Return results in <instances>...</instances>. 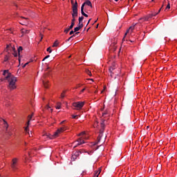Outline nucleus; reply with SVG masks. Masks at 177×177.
Instances as JSON below:
<instances>
[{"label": "nucleus", "mask_w": 177, "mask_h": 177, "mask_svg": "<svg viewBox=\"0 0 177 177\" xmlns=\"http://www.w3.org/2000/svg\"><path fill=\"white\" fill-rule=\"evenodd\" d=\"M3 75L4 77V80L8 81V88L10 91H13V89H16V82L17 79L15 77L12 73L9 72V70L3 71Z\"/></svg>", "instance_id": "f257e3e1"}, {"label": "nucleus", "mask_w": 177, "mask_h": 177, "mask_svg": "<svg viewBox=\"0 0 177 177\" xmlns=\"http://www.w3.org/2000/svg\"><path fill=\"white\" fill-rule=\"evenodd\" d=\"M72 17L73 19H75V17H78V3L75 1V4L72 6Z\"/></svg>", "instance_id": "f03ea898"}, {"label": "nucleus", "mask_w": 177, "mask_h": 177, "mask_svg": "<svg viewBox=\"0 0 177 177\" xmlns=\"http://www.w3.org/2000/svg\"><path fill=\"white\" fill-rule=\"evenodd\" d=\"M85 104V102H73L72 104V106L73 108V110H81L84 107Z\"/></svg>", "instance_id": "7ed1b4c3"}, {"label": "nucleus", "mask_w": 177, "mask_h": 177, "mask_svg": "<svg viewBox=\"0 0 177 177\" xmlns=\"http://www.w3.org/2000/svg\"><path fill=\"white\" fill-rule=\"evenodd\" d=\"M66 129H67V127H61V128L58 129L52 136H48V137L50 139H53V138H57V136L59 135V133H61V132H64V131H66Z\"/></svg>", "instance_id": "20e7f679"}, {"label": "nucleus", "mask_w": 177, "mask_h": 177, "mask_svg": "<svg viewBox=\"0 0 177 177\" xmlns=\"http://www.w3.org/2000/svg\"><path fill=\"white\" fill-rule=\"evenodd\" d=\"M142 22L139 21L137 24H133L132 26H130L129 28L127 30L126 33L124 34L122 41H125V37H127V35L129 34L130 31H131V32H132V31H133V30H135V27H136V26H138V24H140Z\"/></svg>", "instance_id": "39448f33"}, {"label": "nucleus", "mask_w": 177, "mask_h": 177, "mask_svg": "<svg viewBox=\"0 0 177 177\" xmlns=\"http://www.w3.org/2000/svg\"><path fill=\"white\" fill-rule=\"evenodd\" d=\"M17 158H15L12 159L11 168L15 170V169H17Z\"/></svg>", "instance_id": "423d86ee"}, {"label": "nucleus", "mask_w": 177, "mask_h": 177, "mask_svg": "<svg viewBox=\"0 0 177 177\" xmlns=\"http://www.w3.org/2000/svg\"><path fill=\"white\" fill-rule=\"evenodd\" d=\"M77 145L74 147V149L77 147V146H81V145H84L85 143V141L83 140L82 138H80L77 141Z\"/></svg>", "instance_id": "0eeeda50"}, {"label": "nucleus", "mask_w": 177, "mask_h": 177, "mask_svg": "<svg viewBox=\"0 0 177 177\" xmlns=\"http://www.w3.org/2000/svg\"><path fill=\"white\" fill-rule=\"evenodd\" d=\"M32 115H34V113H32L31 115H29L28 116V123H27L28 126L25 128V131L26 132H28V125H30V121H31V118H32Z\"/></svg>", "instance_id": "6e6552de"}, {"label": "nucleus", "mask_w": 177, "mask_h": 177, "mask_svg": "<svg viewBox=\"0 0 177 177\" xmlns=\"http://www.w3.org/2000/svg\"><path fill=\"white\" fill-rule=\"evenodd\" d=\"M82 153H84V150H80L78 151H76L75 153V155L72 156V158H73V160H75V158H77V157H78L80 154H82Z\"/></svg>", "instance_id": "1a4fd4ad"}, {"label": "nucleus", "mask_w": 177, "mask_h": 177, "mask_svg": "<svg viewBox=\"0 0 177 177\" xmlns=\"http://www.w3.org/2000/svg\"><path fill=\"white\" fill-rule=\"evenodd\" d=\"M21 32L22 34L21 37H23V35H24L25 34H29L30 33V30L24 29V28H22L21 30Z\"/></svg>", "instance_id": "9d476101"}, {"label": "nucleus", "mask_w": 177, "mask_h": 177, "mask_svg": "<svg viewBox=\"0 0 177 177\" xmlns=\"http://www.w3.org/2000/svg\"><path fill=\"white\" fill-rule=\"evenodd\" d=\"M21 19H24V21L23 23H21L22 26H26V24H28V18H26L24 17H21Z\"/></svg>", "instance_id": "9b49d317"}, {"label": "nucleus", "mask_w": 177, "mask_h": 177, "mask_svg": "<svg viewBox=\"0 0 177 177\" xmlns=\"http://www.w3.org/2000/svg\"><path fill=\"white\" fill-rule=\"evenodd\" d=\"M100 172H102V169L99 168L98 171L95 172L94 176L93 177H99V175H100Z\"/></svg>", "instance_id": "f8f14e48"}, {"label": "nucleus", "mask_w": 177, "mask_h": 177, "mask_svg": "<svg viewBox=\"0 0 177 177\" xmlns=\"http://www.w3.org/2000/svg\"><path fill=\"white\" fill-rule=\"evenodd\" d=\"M3 122H4V127H6V133H8V135H10V133L8 131V128H9V125L8 124V122L5 120H3Z\"/></svg>", "instance_id": "ddd939ff"}, {"label": "nucleus", "mask_w": 177, "mask_h": 177, "mask_svg": "<svg viewBox=\"0 0 177 177\" xmlns=\"http://www.w3.org/2000/svg\"><path fill=\"white\" fill-rule=\"evenodd\" d=\"M104 132V122L101 123V129L100 130V133H103Z\"/></svg>", "instance_id": "4468645a"}, {"label": "nucleus", "mask_w": 177, "mask_h": 177, "mask_svg": "<svg viewBox=\"0 0 177 177\" xmlns=\"http://www.w3.org/2000/svg\"><path fill=\"white\" fill-rule=\"evenodd\" d=\"M49 82L48 80H43V84L44 88H48L49 86V84H48Z\"/></svg>", "instance_id": "2eb2a0df"}, {"label": "nucleus", "mask_w": 177, "mask_h": 177, "mask_svg": "<svg viewBox=\"0 0 177 177\" xmlns=\"http://www.w3.org/2000/svg\"><path fill=\"white\" fill-rule=\"evenodd\" d=\"M21 50H23V47L22 46H19L18 48V56H19V62L20 63V53L21 52Z\"/></svg>", "instance_id": "dca6fc26"}, {"label": "nucleus", "mask_w": 177, "mask_h": 177, "mask_svg": "<svg viewBox=\"0 0 177 177\" xmlns=\"http://www.w3.org/2000/svg\"><path fill=\"white\" fill-rule=\"evenodd\" d=\"M74 26H75V19H72L71 20V26H69L70 28H72L74 27Z\"/></svg>", "instance_id": "f3484780"}, {"label": "nucleus", "mask_w": 177, "mask_h": 177, "mask_svg": "<svg viewBox=\"0 0 177 177\" xmlns=\"http://www.w3.org/2000/svg\"><path fill=\"white\" fill-rule=\"evenodd\" d=\"M103 136V133H100V134H99V136H98V137H97V144H99L100 143V140H102V137Z\"/></svg>", "instance_id": "a211bd4d"}, {"label": "nucleus", "mask_w": 177, "mask_h": 177, "mask_svg": "<svg viewBox=\"0 0 177 177\" xmlns=\"http://www.w3.org/2000/svg\"><path fill=\"white\" fill-rule=\"evenodd\" d=\"M149 15L148 16H147V17H143V18H140V19H139V21H148V20H149Z\"/></svg>", "instance_id": "6ab92c4d"}, {"label": "nucleus", "mask_w": 177, "mask_h": 177, "mask_svg": "<svg viewBox=\"0 0 177 177\" xmlns=\"http://www.w3.org/2000/svg\"><path fill=\"white\" fill-rule=\"evenodd\" d=\"M13 53L12 55L15 56V57H17V51H16V48H13Z\"/></svg>", "instance_id": "aec40b11"}, {"label": "nucleus", "mask_w": 177, "mask_h": 177, "mask_svg": "<svg viewBox=\"0 0 177 177\" xmlns=\"http://www.w3.org/2000/svg\"><path fill=\"white\" fill-rule=\"evenodd\" d=\"M57 46H59V41H57V40H56V41L54 42L53 45V48H55V47H57Z\"/></svg>", "instance_id": "412c9836"}, {"label": "nucleus", "mask_w": 177, "mask_h": 177, "mask_svg": "<svg viewBox=\"0 0 177 177\" xmlns=\"http://www.w3.org/2000/svg\"><path fill=\"white\" fill-rule=\"evenodd\" d=\"M70 30H73L72 28H70V26L68 28H66L64 32H65V34H68V31H70Z\"/></svg>", "instance_id": "4be33fe9"}, {"label": "nucleus", "mask_w": 177, "mask_h": 177, "mask_svg": "<svg viewBox=\"0 0 177 177\" xmlns=\"http://www.w3.org/2000/svg\"><path fill=\"white\" fill-rule=\"evenodd\" d=\"M115 69V68H114L113 66H110L109 69V73H113V71H114Z\"/></svg>", "instance_id": "5701e85b"}, {"label": "nucleus", "mask_w": 177, "mask_h": 177, "mask_svg": "<svg viewBox=\"0 0 177 177\" xmlns=\"http://www.w3.org/2000/svg\"><path fill=\"white\" fill-rule=\"evenodd\" d=\"M57 106H56V109H58V110L60 109L61 107H62V103L61 102H57Z\"/></svg>", "instance_id": "b1692460"}, {"label": "nucleus", "mask_w": 177, "mask_h": 177, "mask_svg": "<svg viewBox=\"0 0 177 177\" xmlns=\"http://www.w3.org/2000/svg\"><path fill=\"white\" fill-rule=\"evenodd\" d=\"M82 28H80V26H77L74 28V32H77V31H80Z\"/></svg>", "instance_id": "393cba45"}, {"label": "nucleus", "mask_w": 177, "mask_h": 177, "mask_svg": "<svg viewBox=\"0 0 177 177\" xmlns=\"http://www.w3.org/2000/svg\"><path fill=\"white\" fill-rule=\"evenodd\" d=\"M92 2L91 1H86L85 4L87 5V6H91Z\"/></svg>", "instance_id": "a878e982"}, {"label": "nucleus", "mask_w": 177, "mask_h": 177, "mask_svg": "<svg viewBox=\"0 0 177 177\" xmlns=\"http://www.w3.org/2000/svg\"><path fill=\"white\" fill-rule=\"evenodd\" d=\"M74 37H75V35H73L72 36H71L68 39H66V42L73 40V38H74Z\"/></svg>", "instance_id": "bb28decb"}, {"label": "nucleus", "mask_w": 177, "mask_h": 177, "mask_svg": "<svg viewBox=\"0 0 177 177\" xmlns=\"http://www.w3.org/2000/svg\"><path fill=\"white\" fill-rule=\"evenodd\" d=\"M66 95V91H64L62 93H61V99H64V96Z\"/></svg>", "instance_id": "cd10ccee"}, {"label": "nucleus", "mask_w": 177, "mask_h": 177, "mask_svg": "<svg viewBox=\"0 0 177 177\" xmlns=\"http://www.w3.org/2000/svg\"><path fill=\"white\" fill-rule=\"evenodd\" d=\"M78 26L80 28H82V27H84V24L82 21H79Z\"/></svg>", "instance_id": "c85d7f7f"}, {"label": "nucleus", "mask_w": 177, "mask_h": 177, "mask_svg": "<svg viewBox=\"0 0 177 177\" xmlns=\"http://www.w3.org/2000/svg\"><path fill=\"white\" fill-rule=\"evenodd\" d=\"M85 5H86L85 2L82 3L81 6V12L84 11V8H85Z\"/></svg>", "instance_id": "c756f323"}, {"label": "nucleus", "mask_w": 177, "mask_h": 177, "mask_svg": "<svg viewBox=\"0 0 177 177\" xmlns=\"http://www.w3.org/2000/svg\"><path fill=\"white\" fill-rule=\"evenodd\" d=\"M86 74H88V75H89L90 77H92V73L90 72L89 70H86Z\"/></svg>", "instance_id": "7c9ffc66"}, {"label": "nucleus", "mask_w": 177, "mask_h": 177, "mask_svg": "<svg viewBox=\"0 0 177 177\" xmlns=\"http://www.w3.org/2000/svg\"><path fill=\"white\" fill-rule=\"evenodd\" d=\"M81 13H82V16H84V17H88V15H86V14L85 13V12L81 11Z\"/></svg>", "instance_id": "2f4dec72"}, {"label": "nucleus", "mask_w": 177, "mask_h": 177, "mask_svg": "<svg viewBox=\"0 0 177 177\" xmlns=\"http://www.w3.org/2000/svg\"><path fill=\"white\" fill-rule=\"evenodd\" d=\"M8 60H9V56L6 55L4 57V62H8Z\"/></svg>", "instance_id": "473e14b6"}, {"label": "nucleus", "mask_w": 177, "mask_h": 177, "mask_svg": "<svg viewBox=\"0 0 177 177\" xmlns=\"http://www.w3.org/2000/svg\"><path fill=\"white\" fill-rule=\"evenodd\" d=\"M47 52H49V53H52V48H50V47H48L47 48Z\"/></svg>", "instance_id": "72a5a7b5"}, {"label": "nucleus", "mask_w": 177, "mask_h": 177, "mask_svg": "<svg viewBox=\"0 0 177 177\" xmlns=\"http://www.w3.org/2000/svg\"><path fill=\"white\" fill-rule=\"evenodd\" d=\"M84 20V17H79V21H82H82Z\"/></svg>", "instance_id": "f704fd0d"}, {"label": "nucleus", "mask_w": 177, "mask_h": 177, "mask_svg": "<svg viewBox=\"0 0 177 177\" xmlns=\"http://www.w3.org/2000/svg\"><path fill=\"white\" fill-rule=\"evenodd\" d=\"M83 135H85V132H81L80 133L78 134V136H82Z\"/></svg>", "instance_id": "c9c22d12"}, {"label": "nucleus", "mask_w": 177, "mask_h": 177, "mask_svg": "<svg viewBox=\"0 0 177 177\" xmlns=\"http://www.w3.org/2000/svg\"><path fill=\"white\" fill-rule=\"evenodd\" d=\"M166 9H171V5L169 4V2L168 3Z\"/></svg>", "instance_id": "e433bc0d"}, {"label": "nucleus", "mask_w": 177, "mask_h": 177, "mask_svg": "<svg viewBox=\"0 0 177 177\" xmlns=\"http://www.w3.org/2000/svg\"><path fill=\"white\" fill-rule=\"evenodd\" d=\"M49 57H50V55H47V56H46V57L43 59V62H44V60H46V59H49Z\"/></svg>", "instance_id": "4c0bfd02"}, {"label": "nucleus", "mask_w": 177, "mask_h": 177, "mask_svg": "<svg viewBox=\"0 0 177 177\" xmlns=\"http://www.w3.org/2000/svg\"><path fill=\"white\" fill-rule=\"evenodd\" d=\"M111 67H113L114 68H117V65L115 64V63H113Z\"/></svg>", "instance_id": "58836bf2"}, {"label": "nucleus", "mask_w": 177, "mask_h": 177, "mask_svg": "<svg viewBox=\"0 0 177 177\" xmlns=\"http://www.w3.org/2000/svg\"><path fill=\"white\" fill-rule=\"evenodd\" d=\"M28 63L29 62H26L25 64L23 65V68H24V67H26V66H28Z\"/></svg>", "instance_id": "ea45409f"}, {"label": "nucleus", "mask_w": 177, "mask_h": 177, "mask_svg": "<svg viewBox=\"0 0 177 177\" xmlns=\"http://www.w3.org/2000/svg\"><path fill=\"white\" fill-rule=\"evenodd\" d=\"M72 118L76 119L78 118V115H72Z\"/></svg>", "instance_id": "a19ab883"}, {"label": "nucleus", "mask_w": 177, "mask_h": 177, "mask_svg": "<svg viewBox=\"0 0 177 177\" xmlns=\"http://www.w3.org/2000/svg\"><path fill=\"white\" fill-rule=\"evenodd\" d=\"M74 30H71L70 32H69V35H73V34H74Z\"/></svg>", "instance_id": "79ce46f5"}, {"label": "nucleus", "mask_w": 177, "mask_h": 177, "mask_svg": "<svg viewBox=\"0 0 177 177\" xmlns=\"http://www.w3.org/2000/svg\"><path fill=\"white\" fill-rule=\"evenodd\" d=\"M148 17H149V19H151L152 17H153V14L148 15Z\"/></svg>", "instance_id": "37998d69"}, {"label": "nucleus", "mask_w": 177, "mask_h": 177, "mask_svg": "<svg viewBox=\"0 0 177 177\" xmlns=\"http://www.w3.org/2000/svg\"><path fill=\"white\" fill-rule=\"evenodd\" d=\"M75 34H73V35H75V37L76 36V35H78V34H80V32H75Z\"/></svg>", "instance_id": "c03bdc74"}, {"label": "nucleus", "mask_w": 177, "mask_h": 177, "mask_svg": "<svg viewBox=\"0 0 177 177\" xmlns=\"http://www.w3.org/2000/svg\"><path fill=\"white\" fill-rule=\"evenodd\" d=\"M46 109L47 110H49V109H50V106H49V105H46Z\"/></svg>", "instance_id": "a18cd8bd"}, {"label": "nucleus", "mask_w": 177, "mask_h": 177, "mask_svg": "<svg viewBox=\"0 0 177 177\" xmlns=\"http://www.w3.org/2000/svg\"><path fill=\"white\" fill-rule=\"evenodd\" d=\"M113 75H114V72L110 73V77H113Z\"/></svg>", "instance_id": "49530a36"}, {"label": "nucleus", "mask_w": 177, "mask_h": 177, "mask_svg": "<svg viewBox=\"0 0 177 177\" xmlns=\"http://www.w3.org/2000/svg\"><path fill=\"white\" fill-rule=\"evenodd\" d=\"M71 3H72V6H73L74 5H75V3H74V1L73 0H71Z\"/></svg>", "instance_id": "de8ad7c7"}, {"label": "nucleus", "mask_w": 177, "mask_h": 177, "mask_svg": "<svg viewBox=\"0 0 177 177\" xmlns=\"http://www.w3.org/2000/svg\"><path fill=\"white\" fill-rule=\"evenodd\" d=\"M92 20V19H90L89 20H88V23H87V26H88V24H89V23H91V21Z\"/></svg>", "instance_id": "09e8293b"}, {"label": "nucleus", "mask_w": 177, "mask_h": 177, "mask_svg": "<svg viewBox=\"0 0 177 177\" xmlns=\"http://www.w3.org/2000/svg\"><path fill=\"white\" fill-rule=\"evenodd\" d=\"M157 15H158V13H153V17L157 16Z\"/></svg>", "instance_id": "8fccbe9b"}, {"label": "nucleus", "mask_w": 177, "mask_h": 177, "mask_svg": "<svg viewBox=\"0 0 177 177\" xmlns=\"http://www.w3.org/2000/svg\"><path fill=\"white\" fill-rule=\"evenodd\" d=\"M85 91V88H83L82 91H81V93H82L83 92H84Z\"/></svg>", "instance_id": "3c124183"}, {"label": "nucleus", "mask_w": 177, "mask_h": 177, "mask_svg": "<svg viewBox=\"0 0 177 177\" xmlns=\"http://www.w3.org/2000/svg\"><path fill=\"white\" fill-rule=\"evenodd\" d=\"M106 114H107V112L102 113V115H106Z\"/></svg>", "instance_id": "603ef678"}, {"label": "nucleus", "mask_w": 177, "mask_h": 177, "mask_svg": "<svg viewBox=\"0 0 177 177\" xmlns=\"http://www.w3.org/2000/svg\"><path fill=\"white\" fill-rule=\"evenodd\" d=\"M160 12H161V8L158 10V12H157L158 13H158H160Z\"/></svg>", "instance_id": "864d4df0"}, {"label": "nucleus", "mask_w": 177, "mask_h": 177, "mask_svg": "<svg viewBox=\"0 0 177 177\" xmlns=\"http://www.w3.org/2000/svg\"><path fill=\"white\" fill-rule=\"evenodd\" d=\"M66 122V120H64L61 122V124H64V122Z\"/></svg>", "instance_id": "5fc2aeb1"}, {"label": "nucleus", "mask_w": 177, "mask_h": 177, "mask_svg": "<svg viewBox=\"0 0 177 177\" xmlns=\"http://www.w3.org/2000/svg\"><path fill=\"white\" fill-rule=\"evenodd\" d=\"M99 27V24H97V26H96V28H97Z\"/></svg>", "instance_id": "6e6d98bb"}, {"label": "nucleus", "mask_w": 177, "mask_h": 177, "mask_svg": "<svg viewBox=\"0 0 177 177\" xmlns=\"http://www.w3.org/2000/svg\"><path fill=\"white\" fill-rule=\"evenodd\" d=\"M15 6H16V8H17V4L15 3Z\"/></svg>", "instance_id": "4d7b16f0"}, {"label": "nucleus", "mask_w": 177, "mask_h": 177, "mask_svg": "<svg viewBox=\"0 0 177 177\" xmlns=\"http://www.w3.org/2000/svg\"><path fill=\"white\" fill-rule=\"evenodd\" d=\"M41 39H42V38H44V36H42V35H41Z\"/></svg>", "instance_id": "13d9d810"}, {"label": "nucleus", "mask_w": 177, "mask_h": 177, "mask_svg": "<svg viewBox=\"0 0 177 177\" xmlns=\"http://www.w3.org/2000/svg\"><path fill=\"white\" fill-rule=\"evenodd\" d=\"M29 136H30V137L32 136V134H29Z\"/></svg>", "instance_id": "bf43d9fd"}, {"label": "nucleus", "mask_w": 177, "mask_h": 177, "mask_svg": "<svg viewBox=\"0 0 177 177\" xmlns=\"http://www.w3.org/2000/svg\"><path fill=\"white\" fill-rule=\"evenodd\" d=\"M90 6L91 8H93V6H92V3H91V6Z\"/></svg>", "instance_id": "052dcab7"}, {"label": "nucleus", "mask_w": 177, "mask_h": 177, "mask_svg": "<svg viewBox=\"0 0 177 177\" xmlns=\"http://www.w3.org/2000/svg\"><path fill=\"white\" fill-rule=\"evenodd\" d=\"M164 7V5L162 6L161 8L160 9H162V8Z\"/></svg>", "instance_id": "680f3d73"}, {"label": "nucleus", "mask_w": 177, "mask_h": 177, "mask_svg": "<svg viewBox=\"0 0 177 177\" xmlns=\"http://www.w3.org/2000/svg\"><path fill=\"white\" fill-rule=\"evenodd\" d=\"M91 80V81H93V79H90Z\"/></svg>", "instance_id": "e2e57ef3"}, {"label": "nucleus", "mask_w": 177, "mask_h": 177, "mask_svg": "<svg viewBox=\"0 0 177 177\" xmlns=\"http://www.w3.org/2000/svg\"><path fill=\"white\" fill-rule=\"evenodd\" d=\"M89 28H88L87 29V31H89Z\"/></svg>", "instance_id": "0e129e2a"}, {"label": "nucleus", "mask_w": 177, "mask_h": 177, "mask_svg": "<svg viewBox=\"0 0 177 177\" xmlns=\"http://www.w3.org/2000/svg\"><path fill=\"white\" fill-rule=\"evenodd\" d=\"M151 2H154V0H151Z\"/></svg>", "instance_id": "69168bd1"}, {"label": "nucleus", "mask_w": 177, "mask_h": 177, "mask_svg": "<svg viewBox=\"0 0 177 177\" xmlns=\"http://www.w3.org/2000/svg\"><path fill=\"white\" fill-rule=\"evenodd\" d=\"M51 111H53V109H50Z\"/></svg>", "instance_id": "338daca9"}, {"label": "nucleus", "mask_w": 177, "mask_h": 177, "mask_svg": "<svg viewBox=\"0 0 177 177\" xmlns=\"http://www.w3.org/2000/svg\"><path fill=\"white\" fill-rule=\"evenodd\" d=\"M96 21H97V20L95 21V23H96Z\"/></svg>", "instance_id": "774afa93"}]
</instances>
